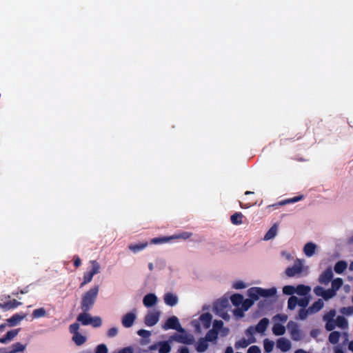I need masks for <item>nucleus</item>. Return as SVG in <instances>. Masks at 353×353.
<instances>
[{
    "mask_svg": "<svg viewBox=\"0 0 353 353\" xmlns=\"http://www.w3.org/2000/svg\"><path fill=\"white\" fill-rule=\"evenodd\" d=\"M77 321H79L83 325H90L91 322V316L88 312H83L77 316Z\"/></svg>",
    "mask_w": 353,
    "mask_h": 353,
    "instance_id": "aec40b11",
    "label": "nucleus"
},
{
    "mask_svg": "<svg viewBox=\"0 0 353 353\" xmlns=\"http://www.w3.org/2000/svg\"><path fill=\"white\" fill-rule=\"evenodd\" d=\"M148 246V242H142L135 244H130L128 248L134 253H137L144 250Z\"/></svg>",
    "mask_w": 353,
    "mask_h": 353,
    "instance_id": "5701e85b",
    "label": "nucleus"
},
{
    "mask_svg": "<svg viewBox=\"0 0 353 353\" xmlns=\"http://www.w3.org/2000/svg\"><path fill=\"white\" fill-rule=\"evenodd\" d=\"M118 334V329L117 327H111L108 331V336L109 337H114Z\"/></svg>",
    "mask_w": 353,
    "mask_h": 353,
    "instance_id": "052dcab7",
    "label": "nucleus"
},
{
    "mask_svg": "<svg viewBox=\"0 0 353 353\" xmlns=\"http://www.w3.org/2000/svg\"><path fill=\"white\" fill-rule=\"evenodd\" d=\"M336 325L342 328L346 329L348 327L347 320L343 316H338L335 320Z\"/></svg>",
    "mask_w": 353,
    "mask_h": 353,
    "instance_id": "c85d7f7f",
    "label": "nucleus"
},
{
    "mask_svg": "<svg viewBox=\"0 0 353 353\" xmlns=\"http://www.w3.org/2000/svg\"><path fill=\"white\" fill-rule=\"evenodd\" d=\"M93 276L94 275L90 271L85 272L83 275V281L81 283V285L90 283L92 281Z\"/></svg>",
    "mask_w": 353,
    "mask_h": 353,
    "instance_id": "864d4df0",
    "label": "nucleus"
},
{
    "mask_svg": "<svg viewBox=\"0 0 353 353\" xmlns=\"http://www.w3.org/2000/svg\"><path fill=\"white\" fill-rule=\"evenodd\" d=\"M101 324L102 321L99 316L91 317V322L90 325H92L94 327H99Z\"/></svg>",
    "mask_w": 353,
    "mask_h": 353,
    "instance_id": "de8ad7c7",
    "label": "nucleus"
},
{
    "mask_svg": "<svg viewBox=\"0 0 353 353\" xmlns=\"http://www.w3.org/2000/svg\"><path fill=\"white\" fill-rule=\"evenodd\" d=\"M72 341L77 345L80 346L85 343L86 337L83 336L80 333H75L74 334H73Z\"/></svg>",
    "mask_w": 353,
    "mask_h": 353,
    "instance_id": "cd10ccee",
    "label": "nucleus"
},
{
    "mask_svg": "<svg viewBox=\"0 0 353 353\" xmlns=\"http://www.w3.org/2000/svg\"><path fill=\"white\" fill-rule=\"evenodd\" d=\"M137 334L139 336L143 337V338H148L151 335V332L146 330H139L137 332Z\"/></svg>",
    "mask_w": 353,
    "mask_h": 353,
    "instance_id": "13d9d810",
    "label": "nucleus"
},
{
    "mask_svg": "<svg viewBox=\"0 0 353 353\" xmlns=\"http://www.w3.org/2000/svg\"><path fill=\"white\" fill-rule=\"evenodd\" d=\"M274 319H278L281 322H285L288 319V316L285 314H276Z\"/></svg>",
    "mask_w": 353,
    "mask_h": 353,
    "instance_id": "e2e57ef3",
    "label": "nucleus"
},
{
    "mask_svg": "<svg viewBox=\"0 0 353 353\" xmlns=\"http://www.w3.org/2000/svg\"><path fill=\"white\" fill-rule=\"evenodd\" d=\"M333 278L332 268H327L319 277V282L323 285H327Z\"/></svg>",
    "mask_w": 353,
    "mask_h": 353,
    "instance_id": "0eeeda50",
    "label": "nucleus"
},
{
    "mask_svg": "<svg viewBox=\"0 0 353 353\" xmlns=\"http://www.w3.org/2000/svg\"><path fill=\"white\" fill-rule=\"evenodd\" d=\"M230 300H231L232 303L234 306H239L242 303L243 300V295H241L240 294H234L232 296H231Z\"/></svg>",
    "mask_w": 353,
    "mask_h": 353,
    "instance_id": "473e14b6",
    "label": "nucleus"
},
{
    "mask_svg": "<svg viewBox=\"0 0 353 353\" xmlns=\"http://www.w3.org/2000/svg\"><path fill=\"white\" fill-rule=\"evenodd\" d=\"M192 235V233L189 232H183L181 233H179L178 234H175L174 236H171V239H188L190 237H191Z\"/></svg>",
    "mask_w": 353,
    "mask_h": 353,
    "instance_id": "a18cd8bd",
    "label": "nucleus"
},
{
    "mask_svg": "<svg viewBox=\"0 0 353 353\" xmlns=\"http://www.w3.org/2000/svg\"><path fill=\"white\" fill-rule=\"evenodd\" d=\"M323 305L324 303L323 300L319 299L308 307L309 311L310 312V314L316 313L323 308Z\"/></svg>",
    "mask_w": 353,
    "mask_h": 353,
    "instance_id": "6ab92c4d",
    "label": "nucleus"
},
{
    "mask_svg": "<svg viewBox=\"0 0 353 353\" xmlns=\"http://www.w3.org/2000/svg\"><path fill=\"white\" fill-rule=\"evenodd\" d=\"M283 292L287 295H292L296 293V288L292 285H285L283 288Z\"/></svg>",
    "mask_w": 353,
    "mask_h": 353,
    "instance_id": "49530a36",
    "label": "nucleus"
},
{
    "mask_svg": "<svg viewBox=\"0 0 353 353\" xmlns=\"http://www.w3.org/2000/svg\"><path fill=\"white\" fill-rule=\"evenodd\" d=\"M276 293V290L274 288L270 289H263L261 288L253 287L248 290V296L254 299L258 300L259 297H271Z\"/></svg>",
    "mask_w": 353,
    "mask_h": 353,
    "instance_id": "f03ea898",
    "label": "nucleus"
},
{
    "mask_svg": "<svg viewBox=\"0 0 353 353\" xmlns=\"http://www.w3.org/2000/svg\"><path fill=\"white\" fill-rule=\"evenodd\" d=\"M299 299L295 296H291L288 301V307L289 310H294L298 305Z\"/></svg>",
    "mask_w": 353,
    "mask_h": 353,
    "instance_id": "4c0bfd02",
    "label": "nucleus"
},
{
    "mask_svg": "<svg viewBox=\"0 0 353 353\" xmlns=\"http://www.w3.org/2000/svg\"><path fill=\"white\" fill-rule=\"evenodd\" d=\"M277 347L280 349L282 352H288L291 348V343L290 342L285 339V338H280L277 340Z\"/></svg>",
    "mask_w": 353,
    "mask_h": 353,
    "instance_id": "f8f14e48",
    "label": "nucleus"
},
{
    "mask_svg": "<svg viewBox=\"0 0 353 353\" xmlns=\"http://www.w3.org/2000/svg\"><path fill=\"white\" fill-rule=\"evenodd\" d=\"M308 314H310L309 308H307V309L302 308V309L299 310V314H298L299 319H300L301 320H304L307 317Z\"/></svg>",
    "mask_w": 353,
    "mask_h": 353,
    "instance_id": "3c124183",
    "label": "nucleus"
},
{
    "mask_svg": "<svg viewBox=\"0 0 353 353\" xmlns=\"http://www.w3.org/2000/svg\"><path fill=\"white\" fill-rule=\"evenodd\" d=\"M95 353H108V348L105 344L99 345L97 348Z\"/></svg>",
    "mask_w": 353,
    "mask_h": 353,
    "instance_id": "5fc2aeb1",
    "label": "nucleus"
},
{
    "mask_svg": "<svg viewBox=\"0 0 353 353\" xmlns=\"http://www.w3.org/2000/svg\"><path fill=\"white\" fill-rule=\"evenodd\" d=\"M254 300L251 298L243 300L241 303L243 310L247 311L254 304Z\"/></svg>",
    "mask_w": 353,
    "mask_h": 353,
    "instance_id": "79ce46f5",
    "label": "nucleus"
},
{
    "mask_svg": "<svg viewBox=\"0 0 353 353\" xmlns=\"http://www.w3.org/2000/svg\"><path fill=\"white\" fill-rule=\"evenodd\" d=\"M26 317V314H14L7 319L8 325L10 327L15 326Z\"/></svg>",
    "mask_w": 353,
    "mask_h": 353,
    "instance_id": "dca6fc26",
    "label": "nucleus"
},
{
    "mask_svg": "<svg viewBox=\"0 0 353 353\" xmlns=\"http://www.w3.org/2000/svg\"><path fill=\"white\" fill-rule=\"evenodd\" d=\"M310 302V297L309 296H304L303 298H301L299 299L298 305L303 308H305Z\"/></svg>",
    "mask_w": 353,
    "mask_h": 353,
    "instance_id": "603ef678",
    "label": "nucleus"
},
{
    "mask_svg": "<svg viewBox=\"0 0 353 353\" xmlns=\"http://www.w3.org/2000/svg\"><path fill=\"white\" fill-rule=\"evenodd\" d=\"M325 321H326L325 329L327 331H332L336 327L335 320L334 319H327Z\"/></svg>",
    "mask_w": 353,
    "mask_h": 353,
    "instance_id": "8fccbe9b",
    "label": "nucleus"
},
{
    "mask_svg": "<svg viewBox=\"0 0 353 353\" xmlns=\"http://www.w3.org/2000/svg\"><path fill=\"white\" fill-rule=\"evenodd\" d=\"M287 327L293 341H299L301 340L302 333L296 322L290 321L288 323Z\"/></svg>",
    "mask_w": 353,
    "mask_h": 353,
    "instance_id": "7ed1b4c3",
    "label": "nucleus"
},
{
    "mask_svg": "<svg viewBox=\"0 0 353 353\" xmlns=\"http://www.w3.org/2000/svg\"><path fill=\"white\" fill-rule=\"evenodd\" d=\"M92 269L90 272L93 274H98L100 271V265L97 261H91Z\"/></svg>",
    "mask_w": 353,
    "mask_h": 353,
    "instance_id": "c03bdc74",
    "label": "nucleus"
},
{
    "mask_svg": "<svg viewBox=\"0 0 353 353\" xmlns=\"http://www.w3.org/2000/svg\"><path fill=\"white\" fill-rule=\"evenodd\" d=\"M302 272V266L301 265H296L294 264L292 267H288L285 270V274L288 277L294 276L296 274H299Z\"/></svg>",
    "mask_w": 353,
    "mask_h": 353,
    "instance_id": "ddd939ff",
    "label": "nucleus"
},
{
    "mask_svg": "<svg viewBox=\"0 0 353 353\" xmlns=\"http://www.w3.org/2000/svg\"><path fill=\"white\" fill-rule=\"evenodd\" d=\"M261 349L256 345H252L249 347L247 353H261Z\"/></svg>",
    "mask_w": 353,
    "mask_h": 353,
    "instance_id": "680f3d73",
    "label": "nucleus"
},
{
    "mask_svg": "<svg viewBox=\"0 0 353 353\" xmlns=\"http://www.w3.org/2000/svg\"><path fill=\"white\" fill-rule=\"evenodd\" d=\"M79 325L78 323H74L70 325V332L73 334H74L75 333H79Z\"/></svg>",
    "mask_w": 353,
    "mask_h": 353,
    "instance_id": "bf43d9fd",
    "label": "nucleus"
},
{
    "mask_svg": "<svg viewBox=\"0 0 353 353\" xmlns=\"http://www.w3.org/2000/svg\"><path fill=\"white\" fill-rule=\"evenodd\" d=\"M164 301L168 305L174 306L177 304L178 298L172 293L168 292L166 293L164 296Z\"/></svg>",
    "mask_w": 353,
    "mask_h": 353,
    "instance_id": "f3484780",
    "label": "nucleus"
},
{
    "mask_svg": "<svg viewBox=\"0 0 353 353\" xmlns=\"http://www.w3.org/2000/svg\"><path fill=\"white\" fill-rule=\"evenodd\" d=\"M316 248V246L314 243L312 242L307 243L303 248L304 254L307 256L310 257L314 255Z\"/></svg>",
    "mask_w": 353,
    "mask_h": 353,
    "instance_id": "a211bd4d",
    "label": "nucleus"
},
{
    "mask_svg": "<svg viewBox=\"0 0 353 353\" xmlns=\"http://www.w3.org/2000/svg\"><path fill=\"white\" fill-rule=\"evenodd\" d=\"M136 319V315L132 312H128L123 316L122 325L125 327H130L132 326Z\"/></svg>",
    "mask_w": 353,
    "mask_h": 353,
    "instance_id": "1a4fd4ad",
    "label": "nucleus"
},
{
    "mask_svg": "<svg viewBox=\"0 0 353 353\" xmlns=\"http://www.w3.org/2000/svg\"><path fill=\"white\" fill-rule=\"evenodd\" d=\"M117 353H133V349L131 347H126L120 350Z\"/></svg>",
    "mask_w": 353,
    "mask_h": 353,
    "instance_id": "338daca9",
    "label": "nucleus"
},
{
    "mask_svg": "<svg viewBox=\"0 0 353 353\" xmlns=\"http://www.w3.org/2000/svg\"><path fill=\"white\" fill-rule=\"evenodd\" d=\"M218 333L214 330H209L205 337L207 341H213L217 339Z\"/></svg>",
    "mask_w": 353,
    "mask_h": 353,
    "instance_id": "a19ab883",
    "label": "nucleus"
},
{
    "mask_svg": "<svg viewBox=\"0 0 353 353\" xmlns=\"http://www.w3.org/2000/svg\"><path fill=\"white\" fill-rule=\"evenodd\" d=\"M340 336H341V334L339 332H337V331L332 332L330 334L329 338H328L330 343H331L332 344H334V345L338 343Z\"/></svg>",
    "mask_w": 353,
    "mask_h": 353,
    "instance_id": "c9c22d12",
    "label": "nucleus"
},
{
    "mask_svg": "<svg viewBox=\"0 0 353 353\" xmlns=\"http://www.w3.org/2000/svg\"><path fill=\"white\" fill-rule=\"evenodd\" d=\"M324 290L325 289L323 287L318 285L314 288V293L318 296L323 297Z\"/></svg>",
    "mask_w": 353,
    "mask_h": 353,
    "instance_id": "4d7b16f0",
    "label": "nucleus"
},
{
    "mask_svg": "<svg viewBox=\"0 0 353 353\" xmlns=\"http://www.w3.org/2000/svg\"><path fill=\"white\" fill-rule=\"evenodd\" d=\"M343 281L341 278H336L332 281L331 289L334 290L335 293L341 288Z\"/></svg>",
    "mask_w": 353,
    "mask_h": 353,
    "instance_id": "72a5a7b5",
    "label": "nucleus"
},
{
    "mask_svg": "<svg viewBox=\"0 0 353 353\" xmlns=\"http://www.w3.org/2000/svg\"><path fill=\"white\" fill-rule=\"evenodd\" d=\"M274 343L272 341L265 339L263 341L264 350L266 352L269 353L273 350Z\"/></svg>",
    "mask_w": 353,
    "mask_h": 353,
    "instance_id": "ea45409f",
    "label": "nucleus"
},
{
    "mask_svg": "<svg viewBox=\"0 0 353 353\" xmlns=\"http://www.w3.org/2000/svg\"><path fill=\"white\" fill-rule=\"evenodd\" d=\"M272 332L276 336H282L285 332V327L280 323H275L272 327Z\"/></svg>",
    "mask_w": 353,
    "mask_h": 353,
    "instance_id": "393cba45",
    "label": "nucleus"
},
{
    "mask_svg": "<svg viewBox=\"0 0 353 353\" xmlns=\"http://www.w3.org/2000/svg\"><path fill=\"white\" fill-rule=\"evenodd\" d=\"M208 347L207 341L205 339L201 338L198 341L196 350L198 352H203L207 350Z\"/></svg>",
    "mask_w": 353,
    "mask_h": 353,
    "instance_id": "c756f323",
    "label": "nucleus"
},
{
    "mask_svg": "<svg viewBox=\"0 0 353 353\" xmlns=\"http://www.w3.org/2000/svg\"><path fill=\"white\" fill-rule=\"evenodd\" d=\"M255 341H256L255 338L248 339H245L243 338V339H240L239 341H237L235 343L234 346H235V348L237 350L240 349V348H245L250 344L255 343Z\"/></svg>",
    "mask_w": 353,
    "mask_h": 353,
    "instance_id": "2eb2a0df",
    "label": "nucleus"
},
{
    "mask_svg": "<svg viewBox=\"0 0 353 353\" xmlns=\"http://www.w3.org/2000/svg\"><path fill=\"white\" fill-rule=\"evenodd\" d=\"M171 350V347L168 341H161L159 343V353H169Z\"/></svg>",
    "mask_w": 353,
    "mask_h": 353,
    "instance_id": "e433bc0d",
    "label": "nucleus"
},
{
    "mask_svg": "<svg viewBox=\"0 0 353 353\" xmlns=\"http://www.w3.org/2000/svg\"><path fill=\"white\" fill-rule=\"evenodd\" d=\"M336 295V293L334 292L331 288L328 290H325L323 295V298L325 301H328L329 299L334 297Z\"/></svg>",
    "mask_w": 353,
    "mask_h": 353,
    "instance_id": "37998d69",
    "label": "nucleus"
},
{
    "mask_svg": "<svg viewBox=\"0 0 353 353\" xmlns=\"http://www.w3.org/2000/svg\"><path fill=\"white\" fill-rule=\"evenodd\" d=\"M244 311L245 310H243L242 307L241 309L237 308V309L234 310V313L235 316L241 318L244 316V314H243Z\"/></svg>",
    "mask_w": 353,
    "mask_h": 353,
    "instance_id": "0e129e2a",
    "label": "nucleus"
},
{
    "mask_svg": "<svg viewBox=\"0 0 353 353\" xmlns=\"http://www.w3.org/2000/svg\"><path fill=\"white\" fill-rule=\"evenodd\" d=\"M243 215L241 212H235L230 216V221L234 225H240L243 223Z\"/></svg>",
    "mask_w": 353,
    "mask_h": 353,
    "instance_id": "2f4dec72",
    "label": "nucleus"
},
{
    "mask_svg": "<svg viewBox=\"0 0 353 353\" xmlns=\"http://www.w3.org/2000/svg\"><path fill=\"white\" fill-rule=\"evenodd\" d=\"M170 239H172L171 236L170 237H157V238H154V239H152L151 240V243L159 244V243H166Z\"/></svg>",
    "mask_w": 353,
    "mask_h": 353,
    "instance_id": "09e8293b",
    "label": "nucleus"
},
{
    "mask_svg": "<svg viewBox=\"0 0 353 353\" xmlns=\"http://www.w3.org/2000/svg\"><path fill=\"white\" fill-rule=\"evenodd\" d=\"M269 319L267 318H263L256 325L255 331L259 333H263L268 328L269 325Z\"/></svg>",
    "mask_w": 353,
    "mask_h": 353,
    "instance_id": "4468645a",
    "label": "nucleus"
},
{
    "mask_svg": "<svg viewBox=\"0 0 353 353\" xmlns=\"http://www.w3.org/2000/svg\"><path fill=\"white\" fill-rule=\"evenodd\" d=\"M277 232V225L274 224L267 232V233L264 236V240H270L273 239Z\"/></svg>",
    "mask_w": 353,
    "mask_h": 353,
    "instance_id": "7c9ffc66",
    "label": "nucleus"
},
{
    "mask_svg": "<svg viewBox=\"0 0 353 353\" xmlns=\"http://www.w3.org/2000/svg\"><path fill=\"white\" fill-rule=\"evenodd\" d=\"M99 290V285H95L83 295L81 302V308L83 312H89L93 307L97 298Z\"/></svg>",
    "mask_w": 353,
    "mask_h": 353,
    "instance_id": "f257e3e1",
    "label": "nucleus"
},
{
    "mask_svg": "<svg viewBox=\"0 0 353 353\" xmlns=\"http://www.w3.org/2000/svg\"><path fill=\"white\" fill-rule=\"evenodd\" d=\"M181 334H174L172 336L173 340L185 345H192L194 343L195 340L193 335L183 332Z\"/></svg>",
    "mask_w": 353,
    "mask_h": 353,
    "instance_id": "39448f33",
    "label": "nucleus"
},
{
    "mask_svg": "<svg viewBox=\"0 0 353 353\" xmlns=\"http://www.w3.org/2000/svg\"><path fill=\"white\" fill-rule=\"evenodd\" d=\"M157 301V296L154 294L150 293L143 297V303L145 307H150L155 305Z\"/></svg>",
    "mask_w": 353,
    "mask_h": 353,
    "instance_id": "6e6552de",
    "label": "nucleus"
},
{
    "mask_svg": "<svg viewBox=\"0 0 353 353\" xmlns=\"http://www.w3.org/2000/svg\"><path fill=\"white\" fill-rule=\"evenodd\" d=\"M46 314V311L43 307H40L34 310L32 312V316L34 319H38L41 317L45 316Z\"/></svg>",
    "mask_w": 353,
    "mask_h": 353,
    "instance_id": "58836bf2",
    "label": "nucleus"
},
{
    "mask_svg": "<svg viewBox=\"0 0 353 353\" xmlns=\"http://www.w3.org/2000/svg\"><path fill=\"white\" fill-rule=\"evenodd\" d=\"M160 312L158 311H153L148 312L144 319V323L148 326H153L157 323L159 320Z\"/></svg>",
    "mask_w": 353,
    "mask_h": 353,
    "instance_id": "423d86ee",
    "label": "nucleus"
},
{
    "mask_svg": "<svg viewBox=\"0 0 353 353\" xmlns=\"http://www.w3.org/2000/svg\"><path fill=\"white\" fill-rule=\"evenodd\" d=\"M347 264L345 261H339L334 265V271L337 274H342L347 268Z\"/></svg>",
    "mask_w": 353,
    "mask_h": 353,
    "instance_id": "a878e982",
    "label": "nucleus"
},
{
    "mask_svg": "<svg viewBox=\"0 0 353 353\" xmlns=\"http://www.w3.org/2000/svg\"><path fill=\"white\" fill-rule=\"evenodd\" d=\"M303 196H294V197H293L292 199H286V200L281 201H280V202H279L277 203L273 204L272 205H269V207H274V208H276L279 206H281V205H285V204H288V203L298 202L300 200H301L303 199Z\"/></svg>",
    "mask_w": 353,
    "mask_h": 353,
    "instance_id": "412c9836",
    "label": "nucleus"
},
{
    "mask_svg": "<svg viewBox=\"0 0 353 353\" xmlns=\"http://www.w3.org/2000/svg\"><path fill=\"white\" fill-rule=\"evenodd\" d=\"M234 288L235 289H243L245 288V284L242 281H238L234 284Z\"/></svg>",
    "mask_w": 353,
    "mask_h": 353,
    "instance_id": "69168bd1",
    "label": "nucleus"
},
{
    "mask_svg": "<svg viewBox=\"0 0 353 353\" xmlns=\"http://www.w3.org/2000/svg\"><path fill=\"white\" fill-rule=\"evenodd\" d=\"M255 332V328L252 326H250L245 330V334L247 336H248V339H253L255 338L254 336Z\"/></svg>",
    "mask_w": 353,
    "mask_h": 353,
    "instance_id": "6e6d98bb",
    "label": "nucleus"
},
{
    "mask_svg": "<svg viewBox=\"0 0 353 353\" xmlns=\"http://www.w3.org/2000/svg\"><path fill=\"white\" fill-rule=\"evenodd\" d=\"M229 305V301L227 299H222L216 301L214 304V309L216 311L222 310Z\"/></svg>",
    "mask_w": 353,
    "mask_h": 353,
    "instance_id": "bb28decb",
    "label": "nucleus"
},
{
    "mask_svg": "<svg viewBox=\"0 0 353 353\" xmlns=\"http://www.w3.org/2000/svg\"><path fill=\"white\" fill-rule=\"evenodd\" d=\"M200 321L205 328L210 327L212 322V316L209 312L204 313L201 315Z\"/></svg>",
    "mask_w": 353,
    "mask_h": 353,
    "instance_id": "4be33fe9",
    "label": "nucleus"
},
{
    "mask_svg": "<svg viewBox=\"0 0 353 353\" xmlns=\"http://www.w3.org/2000/svg\"><path fill=\"white\" fill-rule=\"evenodd\" d=\"M163 330L173 329L179 331V332H185V330L181 327L179 319L176 316H172L168 318L163 325Z\"/></svg>",
    "mask_w": 353,
    "mask_h": 353,
    "instance_id": "20e7f679",
    "label": "nucleus"
},
{
    "mask_svg": "<svg viewBox=\"0 0 353 353\" xmlns=\"http://www.w3.org/2000/svg\"><path fill=\"white\" fill-rule=\"evenodd\" d=\"M213 325L215 329L219 330L222 327V326L223 325V323L221 320H215Z\"/></svg>",
    "mask_w": 353,
    "mask_h": 353,
    "instance_id": "774afa93",
    "label": "nucleus"
},
{
    "mask_svg": "<svg viewBox=\"0 0 353 353\" xmlns=\"http://www.w3.org/2000/svg\"><path fill=\"white\" fill-rule=\"evenodd\" d=\"M311 290L310 286L305 285L303 284L298 285L296 288V293L300 296H306Z\"/></svg>",
    "mask_w": 353,
    "mask_h": 353,
    "instance_id": "b1692460",
    "label": "nucleus"
},
{
    "mask_svg": "<svg viewBox=\"0 0 353 353\" xmlns=\"http://www.w3.org/2000/svg\"><path fill=\"white\" fill-rule=\"evenodd\" d=\"M26 345L21 344L19 342L13 343L12 346L10 347V353H17L19 352H22L25 350Z\"/></svg>",
    "mask_w": 353,
    "mask_h": 353,
    "instance_id": "f704fd0d",
    "label": "nucleus"
},
{
    "mask_svg": "<svg viewBox=\"0 0 353 353\" xmlns=\"http://www.w3.org/2000/svg\"><path fill=\"white\" fill-rule=\"evenodd\" d=\"M19 331L20 328L8 331L4 336L0 338V343L4 344L10 341L19 334Z\"/></svg>",
    "mask_w": 353,
    "mask_h": 353,
    "instance_id": "9b49d317",
    "label": "nucleus"
},
{
    "mask_svg": "<svg viewBox=\"0 0 353 353\" xmlns=\"http://www.w3.org/2000/svg\"><path fill=\"white\" fill-rule=\"evenodd\" d=\"M22 303L16 299H13L7 302L1 303L0 308L3 309L5 311L10 310L12 309H14L18 306L21 305Z\"/></svg>",
    "mask_w": 353,
    "mask_h": 353,
    "instance_id": "9d476101",
    "label": "nucleus"
}]
</instances>
